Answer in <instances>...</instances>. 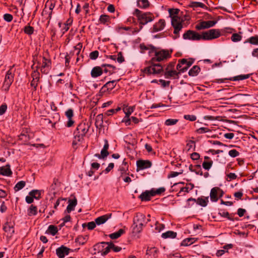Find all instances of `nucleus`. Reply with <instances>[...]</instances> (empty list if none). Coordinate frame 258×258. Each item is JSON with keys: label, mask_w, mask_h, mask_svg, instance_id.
<instances>
[{"label": "nucleus", "mask_w": 258, "mask_h": 258, "mask_svg": "<svg viewBox=\"0 0 258 258\" xmlns=\"http://www.w3.org/2000/svg\"><path fill=\"white\" fill-rule=\"evenodd\" d=\"M169 13L171 18V25L174 28L173 34L174 39H176L180 36L179 32L183 28L182 23L183 22L182 18L178 16L179 10L177 9H169Z\"/></svg>", "instance_id": "obj_1"}, {"label": "nucleus", "mask_w": 258, "mask_h": 258, "mask_svg": "<svg viewBox=\"0 0 258 258\" xmlns=\"http://www.w3.org/2000/svg\"><path fill=\"white\" fill-rule=\"evenodd\" d=\"M146 63L148 66L141 70L142 72L145 75H159L164 71L163 67L161 64L156 63L154 61H152V59Z\"/></svg>", "instance_id": "obj_2"}, {"label": "nucleus", "mask_w": 258, "mask_h": 258, "mask_svg": "<svg viewBox=\"0 0 258 258\" xmlns=\"http://www.w3.org/2000/svg\"><path fill=\"white\" fill-rule=\"evenodd\" d=\"M150 220L146 219V216L142 214H138L134 219L133 232L135 233H140L143 229V227Z\"/></svg>", "instance_id": "obj_3"}, {"label": "nucleus", "mask_w": 258, "mask_h": 258, "mask_svg": "<svg viewBox=\"0 0 258 258\" xmlns=\"http://www.w3.org/2000/svg\"><path fill=\"white\" fill-rule=\"evenodd\" d=\"M134 15L137 17L140 24L143 25L153 21L154 19V16L151 13L142 12L137 9L135 10Z\"/></svg>", "instance_id": "obj_4"}, {"label": "nucleus", "mask_w": 258, "mask_h": 258, "mask_svg": "<svg viewBox=\"0 0 258 258\" xmlns=\"http://www.w3.org/2000/svg\"><path fill=\"white\" fill-rule=\"evenodd\" d=\"M172 50L167 49H155L154 56L151 59L155 62L165 61L171 57Z\"/></svg>", "instance_id": "obj_5"}, {"label": "nucleus", "mask_w": 258, "mask_h": 258, "mask_svg": "<svg viewBox=\"0 0 258 258\" xmlns=\"http://www.w3.org/2000/svg\"><path fill=\"white\" fill-rule=\"evenodd\" d=\"M175 62H170L164 71V75L166 79H176L179 78V75L181 73L180 71L175 69Z\"/></svg>", "instance_id": "obj_6"}, {"label": "nucleus", "mask_w": 258, "mask_h": 258, "mask_svg": "<svg viewBox=\"0 0 258 258\" xmlns=\"http://www.w3.org/2000/svg\"><path fill=\"white\" fill-rule=\"evenodd\" d=\"M93 250L95 251L94 254L97 253H100L102 255L107 254L110 250L109 242H102L94 245Z\"/></svg>", "instance_id": "obj_7"}, {"label": "nucleus", "mask_w": 258, "mask_h": 258, "mask_svg": "<svg viewBox=\"0 0 258 258\" xmlns=\"http://www.w3.org/2000/svg\"><path fill=\"white\" fill-rule=\"evenodd\" d=\"M221 35L219 29H212L208 31L203 32L201 34V40H211L219 37Z\"/></svg>", "instance_id": "obj_8"}, {"label": "nucleus", "mask_w": 258, "mask_h": 258, "mask_svg": "<svg viewBox=\"0 0 258 258\" xmlns=\"http://www.w3.org/2000/svg\"><path fill=\"white\" fill-rule=\"evenodd\" d=\"M14 73L15 70L13 69V67H12L6 74L3 86V89L6 91L9 90L10 87L14 81Z\"/></svg>", "instance_id": "obj_9"}, {"label": "nucleus", "mask_w": 258, "mask_h": 258, "mask_svg": "<svg viewBox=\"0 0 258 258\" xmlns=\"http://www.w3.org/2000/svg\"><path fill=\"white\" fill-rule=\"evenodd\" d=\"M192 61H188L186 59L183 58L178 60V63L176 66V69L184 73L187 70L188 68L192 64Z\"/></svg>", "instance_id": "obj_10"}, {"label": "nucleus", "mask_w": 258, "mask_h": 258, "mask_svg": "<svg viewBox=\"0 0 258 258\" xmlns=\"http://www.w3.org/2000/svg\"><path fill=\"white\" fill-rule=\"evenodd\" d=\"M183 38L184 39L197 41L201 40V36L200 34L195 31L188 30L183 34Z\"/></svg>", "instance_id": "obj_11"}, {"label": "nucleus", "mask_w": 258, "mask_h": 258, "mask_svg": "<svg viewBox=\"0 0 258 258\" xmlns=\"http://www.w3.org/2000/svg\"><path fill=\"white\" fill-rule=\"evenodd\" d=\"M39 65L40 71L42 73L47 74L51 64L50 60L46 58L45 57H42V63L38 62Z\"/></svg>", "instance_id": "obj_12"}, {"label": "nucleus", "mask_w": 258, "mask_h": 258, "mask_svg": "<svg viewBox=\"0 0 258 258\" xmlns=\"http://www.w3.org/2000/svg\"><path fill=\"white\" fill-rule=\"evenodd\" d=\"M14 224L11 222H7L3 226V230L5 231L8 238H11L13 235L14 230Z\"/></svg>", "instance_id": "obj_13"}, {"label": "nucleus", "mask_w": 258, "mask_h": 258, "mask_svg": "<svg viewBox=\"0 0 258 258\" xmlns=\"http://www.w3.org/2000/svg\"><path fill=\"white\" fill-rule=\"evenodd\" d=\"M137 171L144 170L152 166V162L148 160H139L137 161Z\"/></svg>", "instance_id": "obj_14"}, {"label": "nucleus", "mask_w": 258, "mask_h": 258, "mask_svg": "<svg viewBox=\"0 0 258 258\" xmlns=\"http://www.w3.org/2000/svg\"><path fill=\"white\" fill-rule=\"evenodd\" d=\"M116 85L115 81H109L106 83L100 89V96H102L106 92H110Z\"/></svg>", "instance_id": "obj_15"}, {"label": "nucleus", "mask_w": 258, "mask_h": 258, "mask_svg": "<svg viewBox=\"0 0 258 258\" xmlns=\"http://www.w3.org/2000/svg\"><path fill=\"white\" fill-rule=\"evenodd\" d=\"M216 23L217 22L215 21H202L196 26V28L199 30L209 28L213 27Z\"/></svg>", "instance_id": "obj_16"}, {"label": "nucleus", "mask_w": 258, "mask_h": 258, "mask_svg": "<svg viewBox=\"0 0 258 258\" xmlns=\"http://www.w3.org/2000/svg\"><path fill=\"white\" fill-rule=\"evenodd\" d=\"M89 127L87 124L81 122L78 125L75 132H78L79 134L85 136L89 131Z\"/></svg>", "instance_id": "obj_17"}, {"label": "nucleus", "mask_w": 258, "mask_h": 258, "mask_svg": "<svg viewBox=\"0 0 258 258\" xmlns=\"http://www.w3.org/2000/svg\"><path fill=\"white\" fill-rule=\"evenodd\" d=\"M70 249L68 247L61 246L56 249V253L59 258H64L69 253Z\"/></svg>", "instance_id": "obj_18"}, {"label": "nucleus", "mask_w": 258, "mask_h": 258, "mask_svg": "<svg viewBox=\"0 0 258 258\" xmlns=\"http://www.w3.org/2000/svg\"><path fill=\"white\" fill-rule=\"evenodd\" d=\"M111 216V213L105 214L96 218L95 221L97 225H100L105 223Z\"/></svg>", "instance_id": "obj_19"}, {"label": "nucleus", "mask_w": 258, "mask_h": 258, "mask_svg": "<svg viewBox=\"0 0 258 258\" xmlns=\"http://www.w3.org/2000/svg\"><path fill=\"white\" fill-rule=\"evenodd\" d=\"M154 197L153 190H146L142 192L139 196V198L142 201H148L151 200V197Z\"/></svg>", "instance_id": "obj_20"}, {"label": "nucleus", "mask_w": 258, "mask_h": 258, "mask_svg": "<svg viewBox=\"0 0 258 258\" xmlns=\"http://www.w3.org/2000/svg\"><path fill=\"white\" fill-rule=\"evenodd\" d=\"M194 187V185L192 183L186 184L185 186L180 188L179 191L177 193V196H184L186 193H188Z\"/></svg>", "instance_id": "obj_21"}, {"label": "nucleus", "mask_w": 258, "mask_h": 258, "mask_svg": "<svg viewBox=\"0 0 258 258\" xmlns=\"http://www.w3.org/2000/svg\"><path fill=\"white\" fill-rule=\"evenodd\" d=\"M101 68L103 69V72H104L105 73L108 74L109 75L114 73L116 69L115 67L109 64H102Z\"/></svg>", "instance_id": "obj_22"}, {"label": "nucleus", "mask_w": 258, "mask_h": 258, "mask_svg": "<svg viewBox=\"0 0 258 258\" xmlns=\"http://www.w3.org/2000/svg\"><path fill=\"white\" fill-rule=\"evenodd\" d=\"M103 74V69L100 67H94L91 72V76L92 78H97L101 76Z\"/></svg>", "instance_id": "obj_23"}, {"label": "nucleus", "mask_w": 258, "mask_h": 258, "mask_svg": "<svg viewBox=\"0 0 258 258\" xmlns=\"http://www.w3.org/2000/svg\"><path fill=\"white\" fill-rule=\"evenodd\" d=\"M69 205L67 206L66 212L68 213H70L72 211L75 210V207L77 204V200L76 198L73 199H70L68 201Z\"/></svg>", "instance_id": "obj_24"}, {"label": "nucleus", "mask_w": 258, "mask_h": 258, "mask_svg": "<svg viewBox=\"0 0 258 258\" xmlns=\"http://www.w3.org/2000/svg\"><path fill=\"white\" fill-rule=\"evenodd\" d=\"M12 174V171L10 169V166L9 165L0 167V175L9 176Z\"/></svg>", "instance_id": "obj_25"}, {"label": "nucleus", "mask_w": 258, "mask_h": 258, "mask_svg": "<svg viewBox=\"0 0 258 258\" xmlns=\"http://www.w3.org/2000/svg\"><path fill=\"white\" fill-rule=\"evenodd\" d=\"M74 138L73 142V145L74 146L75 145L81 144L84 140L83 136L80 134H79L78 132H74Z\"/></svg>", "instance_id": "obj_26"}, {"label": "nucleus", "mask_w": 258, "mask_h": 258, "mask_svg": "<svg viewBox=\"0 0 258 258\" xmlns=\"http://www.w3.org/2000/svg\"><path fill=\"white\" fill-rule=\"evenodd\" d=\"M165 26V21L163 19H160L154 25L153 29L156 32L162 30Z\"/></svg>", "instance_id": "obj_27"}, {"label": "nucleus", "mask_w": 258, "mask_h": 258, "mask_svg": "<svg viewBox=\"0 0 258 258\" xmlns=\"http://www.w3.org/2000/svg\"><path fill=\"white\" fill-rule=\"evenodd\" d=\"M197 240V238H187L182 241L180 245L187 246L195 243Z\"/></svg>", "instance_id": "obj_28"}, {"label": "nucleus", "mask_w": 258, "mask_h": 258, "mask_svg": "<svg viewBox=\"0 0 258 258\" xmlns=\"http://www.w3.org/2000/svg\"><path fill=\"white\" fill-rule=\"evenodd\" d=\"M104 145L103 149L101 151V156L103 157V158L106 157L109 155V152H108V150L109 149V143L107 140H104Z\"/></svg>", "instance_id": "obj_29"}, {"label": "nucleus", "mask_w": 258, "mask_h": 258, "mask_svg": "<svg viewBox=\"0 0 258 258\" xmlns=\"http://www.w3.org/2000/svg\"><path fill=\"white\" fill-rule=\"evenodd\" d=\"M137 4L139 8L143 9L148 8L150 6L148 0H137Z\"/></svg>", "instance_id": "obj_30"}, {"label": "nucleus", "mask_w": 258, "mask_h": 258, "mask_svg": "<svg viewBox=\"0 0 258 258\" xmlns=\"http://www.w3.org/2000/svg\"><path fill=\"white\" fill-rule=\"evenodd\" d=\"M177 236V233L173 231H168L163 233L161 236L164 239L175 238Z\"/></svg>", "instance_id": "obj_31"}, {"label": "nucleus", "mask_w": 258, "mask_h": 258, "mask_svg": "<svg viewBox=\"0 0 258 258\" xmlns=\"http://www.w3.org/2000/svg\"><path fill=\"white\" fill-rule=\"evenodd\" d=\"M210 199L212 202H216L218 200V195L217 190V187L211 189L210 192Z\"/></svg>", "instance_id": "obj_32"}, {"label": "nucleus", "mask_w": 258, "mask_h": 258, "mask_svg": "<svg viewBox=\"0 0 258 258\" xmlns=\"http://www.w3.org/2000/svg\"><path fill=\"white\" fill-rule=\"evenodd\" d=\"M103 124V115L99 114L96 116L95 119V125L97 127H101Z\"/></svg>", "instance_id": "obj_33"}, {"label": "nucleus", "mask_w": 258, "mask_h": 258, "mask_svg": "<svg viewBox=\"0 0 258 258\" xmlns=\"http://www.w3.org/2000/svg\"><path fill=\"white\" fill-rule=\"evenodd\" d=\"M99 21L101 24H107L110 22V18L106 15H102L100 16Z\"/></svg>", "instance_id": "obj_34"}, {"label": "nucleus", "mask_w": 258, "mask_h": 258, "mask_svg": "<svg viewBox=\"0 0 258 258\" xmlns=\"http://www.w3.org/2000/svg\"><path fill=\"white\" fill-rule=\"evenodd\" d=\"M29 195L34 199L39 200L41 198V191L37 189L32 190L29 192Z\"/></svg>", "instance_id": "obj_35"}, {"label": "nucleus", "mask_w": 258, "mask_h": 258, "mask_svg": "<svg viewBox=\"0 0 258 258\" xmlns=\"http://www.w3.org/2000/svg\"><path fill=\"white\" fill-rule=\"evenodd\" d=\"M124 232L123 229H120L118 231L109 234V236L112 239H115L119 237Z\"/></svg>", "instance_id": "obj_36"}, {"label": "nucleus", "mask_w": 258, "mask_h": 258, "mask_svg": "<svg viewBox=\"0 0 258 258\" xmlns=\"http://www.w3.org/2000/svg\"><path fill=\"white\" fill-rule=\"evenodd\" d=\"M158 250L156 247H151L147 250V254L152 256V258H156L157 256Z\"/></svg>", "instance_id": "obj_37"}, {"label": "nucleus", "mask_w": 258, "mask_h": 258, "mask_svg": "<svg viewBox=\"0 0 258 258\" xmlns=\"http://www.w3.org/2000/svg\"><path fill=\"white\" fill-rule=\"evenodd\" d=\"M221 217L227 218L228 219L233 221V216L232 214H230L227 211L225 210H220L218 213Z\"/></svg>", "instance_id": "obj_38"}, {"label": "nucleus", "mask_w": 258, "mask_h": 258, "mask_svg": "<svg viewBox=\"0 0 258 258\" xmlns=\"http://www.w3.org/2000/svg\"><path fill=\"white\" fill-rule=\"evenodd\" d=\"M200 71V68L198 66H194L189 71L188 75L190 76H196Z\"/></svg>", "instance_id": "obj_39"}, {"label": "nucleus", "mask_w": 258, "mask_h": 258, "mask_svg": "<svg viewBox=\"0 0 258 258\" xmlns=\"http://www.w3.org/2000/svg\"><path fill=\"white\" fill-rule=\"evenodd\" d=\"M37 213V208L36 206L31 205L28 209V215L29 216H35Z\"/></svg>", "instance_id": "obj_40"}, {"label": "nucleus", "mask_w": 258, "mask_h": 258, "mask_svg": "<svg viewBox=\"0 0 258 258\" xmlns=\"http://www.w3.org/2000/svg\"><path fill=\"white\" fill-rule=\"evenodd\" d=\"M209 202V197L199 198L197 199V204L203 207H206Z\"/></svg>", "instance_id": "obj_41"}, {"label": "nucleus", "mask_w": 258, "mask_h": 258, "mask_svg": "<svg viewBox=\"0 0 258 258\" xmlns=\"http://www.w3.org/2000/svg\"><path fill=\"white\" fill-rule=\"evenodd\" d=\"M88 239V236L87 235H80L76 239V241L78 242L80 244L83 245L87 242Z\"/></svg>", "instance_id": "obj_42"}, {"label": "nucleus", "mask_w": 258, "mask_h": 258, "mask_svg": "<svg viewBox=\"0 0 258 258\" xmlns=\"http://www.w3.org/2000/svg\"><path fill=\"white\" fill-rule=\"evenodd\" d=\"M249 43L253 45H258V36H251L247 39L244 43Z\"/></svg>", "instance_id": "obj_43"}, {"label": "nucleus", "mask_w": 258, "mask_h": 258, "mask_svg": "<svg viewBox=\"0 0 258 258\" xmlns=\"http://www.w3.org/2000/svg\"><path fill=\"white\" fill-rule=\"evenodd\" d=\"M26 185V182L24 181H19L14 186V190L17 192L22 189Z\"/></svg>", "instance_id": "obj_44"}, {"label": "nucleus", "mask_w": 258, "mask_h": 258, "mask_svg": "<svg viewBox=\"0 0 258 258\" xmlns=\"http://www.w3.org/2000/svg\"><path fill=\"white\" fill-rule=\"evenodd\" d=\"M242 39V36L238 33H234L232 34L231 39L234 42L240 41Z\"/></svg>", "instance_id": "obj_45"}, {"label": "nucleus", "mask_w": 258, "mask_h": 258, "mask_svg": "<svg viewBox=\"0 0 258 258\" xmlns=\"http://www.w3.org/2000/svg\"><path fill=\"white\" fill-rule=\"evenodd\" d=\"M152 190H153L154 196H155L157 195H161L162 193L164 192L165 191V188L164 187H161L156 189L152 188Z\"/></svg>", "instance_id": "obj_46"}, {"label": "nucleus", "mask_w": 258, "mask_h": 258, "mask_svg": "<svg viewBox=\"0 0 258 258\" xmlns=\"http://www.w3.org/2000/svg\"><path fill=\"white\" fill-rule=\"evenodd\" d=\"M24 31L25 33L28 35H31L34 32V28L30 25L26 26L24 28Z\"/></svg>", "instance_id": "obj_47"}, {"label": "nucleus", "mask_w": 258, "mask_h": 258, "mask_svg": "<svg viewBox=\"0 0 258 258\" xmlns=\"http://www.w3.org/2000/svg\"><path fill=\"white\" fill-rule=\"evenodd\" d=\"M48 230L52 235H55L58 231L57 227L52 225L49 226Z\"/></svg>", "instance_id": "obj_48"}, {"label": "nucleus", "mask_w": 258, "mask_h": 258, "mask_svg": "<svg viewBox=\"0 0 258 258\" xmlns=\"http://www.w3.org/2000/svg\"><path fill=\"white\" fill-rule=\"evenodd\" d=\"M213 164V161H204V162L202 164L203 167L205 170H209L211 167H212Z\"/></svg>", "instance_id": "obj_49"}, {"label": "nucleus", "mask_w": 258, "mask_h": 258, "mask_svg": "<svg viewBox=\"0 0 258 258\" xmlns=\"http://www.w3.org/2000/svg\"><path fill=\"white\" fill-rule=\"evenodd\" d=\"M178 120L177 119H168L166 120L165 124L167 126L172 125L175 124Z\"/></svg>", "instance_id": "obj_50"}, {"label": "nucleus", "mask_w": 258, "mask_h": 258, "mask_svg": "<svg viewBox=\"0 0 258 258\" xmlns=\"http://www.w3.org/2000/svg\"><path fill=\"white\" fill-rule=\"evenodd\" d=\"M165 228V225L163 224L159 223L158 222L155 223V230L160 232Z\"/></svg>", "instance_id": "obj_51"}, {"label": "nucleus", "mask_w": 258, "mask_h": 258, "mask_svg": "<svg viewBox=\"0 0 258 258\" xmlns=\"http://www.w3.org/2000/svg\"><path fill=\"white\" fill-rule=\"evenodd\" d=\"M195 168L193 170H191L192 172H196L197 174H200L201 175H203V172L202 171V169L200 165H197L195 166Z\"/></svg>", "instance_id": "obj_52"}, {"label": "nucleus", "mask_w": 258, "mask_h": 258, "mask_svg": "<svg viewBox=\"0 0 258 258\" xmlns=\"http://www.w3.org/2000/svg\"><path fill=\"white\" fill-rule=\"evenodd\" d=\"M249 77V75H239L234 77L233 81L243 80Z\"/></svg>", "instance_id": "obj_53"}, {"label": "nucleus", "mask_w": 258, "mask_h": 258, "mask_svg": "<svg viewBox=\"0 0 258 258\" xmlns=\"http://www.w3.org/2000/svg\"><path fill=\"white\" fill-rule=\"evenodd\" d=\"M99 56V52L97 50H95L91 52L89 54V57L91 59L95 60Z\"/></svg>", "instance_id": "obj_54"}, {"label": "nucleus", "mask_w": 258, "mask_h": 258, "mask_svg": "<svg viewBox=\"0 0 258 258\" xmlns=\"http://www.w3.org/2000/svg\"><path fill=\"white\" fill-rule=\"evenodd\" d=\"M116 60L118 62L121 63L124 61V58L121 52H118L116 55Z\"/></svg>", "instance_id": "obj_55"}, {"label": "nucleus", "mask_w": 258, "mask_h": 258, "mask_svg": "<svg viewBox=\"0 0 258 258\" xmlns=\"http://www.w3.org/2000/svg\"><path fill=\"white\" fill-rule=\"evenodd\" d=\"M109 246L110 247V249H112L115 252H119L121 249L120 247L116 246L111 242H109Z\"/></svg>", "instance_id": "obj_56"}, {"label": "nucleus", "mask_w": 258, "mask_h": 258, "mask_svg": "<svg viewBox=\"0 0 258 258\" xmlns=\"http://www.w3.org/2000/svg\"><path fill=\"white\" fill-rule=\"evenodd\" d=\"M228 154L231 157H236L239 155V153L235 149H232L229 151Z\"/></svg>", "instance_id": "obj_57"}, {"label": "nucleus", "mask_w": 258, "mask_h": 258, "mask_svg": "<svg viewBox=\"0 0 258 258\" xmlns=\"http://www.w3.org/2000/svg\"><path fill=\"white\" fill-rule=\"evenodd\" d=\"M195 147V143L194 141H189L186 145V148H187V150H189L190 149L192 148H194Z\"/></svg>", "instance_id": "obj_58"}, {"label": "nucleus", "mask_w": 258, "mask_h": 258, "mask_svg": "<svg viewBox=\"0 0 258 258\" xmlns=\"http://www.w3.org/2000/svg\"><path fill=\"white\" fill-rule=\"evenodd\" d=\"M13 17L11 14H5L4 15V19L8 22H10L13 20Z\"/></svg>", "instance_id": "obj_59"}, {"label": "nucleus", "mask_w": 258, "mask_h": 258, "mask_svg": "<svg viewBox=\"0 0 258 258\" xmlns=\"http://www.w3.org/2000/svg\"><path fill=\"white\" fill-rule=\"evenodd\" d=\"M68 119L72 118L74 115V111L72 109H69L65 113Z\"/></svg>", "instance_id": "obj_60"}, {"label": "nucleus", "mask_w": 258, "mask_h": 258, "mask_svg": "<svg viewBox=\"0 0 258 258\" xmlns=\"http://www.w3.org/2000/svg\"><path fill=\"white\" fill-rule=\"evenodd\" d=\"M19 138H20V140H24L25 141H27L29 139V136L27 133H22L20 134Z\"/></svg>", "instance_id": "obj_61"}, {"label": "nucleus", "mask_w": 258, "mask_h": 258, "mask_svg": "<svg viewBox=\"0 0 258 258\" xmlns=\"http://www.w3.org/2000/svg\"><path fill=\"white\" fill-rule=\"evenodd\" d=\"M184 118L186 120L194 121L196 120L197 117L195 115H184Z\"/></svg>", "instance_id": "obj_62"}, {"label": "nucleus", "mask_w": 258, "mask_h": 258, "mask_svg": "<svg viewBox=\"0 0 258 258\" xmlns=\"http://www.w3.org/2000/svg\"><path fill=\"white\" fill-rule=\"evenodd\" d=\"M82 48V44L81 43H79L76 46L74 47L75 51H76V53L77 55H78L80 53Z\"/></svg>", "instance_id": "obj_63"}, {"label": "nucleus", "mask_w": 258, "mask_h": 258, "mask_svg": "<svg viewBox=\"0 0 258 258\" xmlns=\"http://www.w3.org/2000/svg\"><path fill=\"white\" fill-rule=\"evenodd\" d=\"M31 77L33 80H39V73L37 71H34L31 74Z\"/></svg>", "instance_id": "obj_64"}]
</instances>
